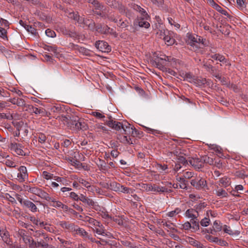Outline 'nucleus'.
Listing matches in <instances>:
<instances>
[{"label":"nucleus","instance_id":"45","mask_svg":"<svg viewBox=\"0 0 248 248\" xmlns=\"http://www.w3.org/2000/svg\"><path fill=\"white\" fill-rule=\"evenodd\" d=\"M120 25L119 27L122 28H127L129 25V22L127 20H125L124 21H122V19L119 20Z\"/></svg>","mask_w":248,"mask_h":248},{"label":"nucleus","instance_id":"49","mask_svg":"<svg viewBox=\"0 0 248 248\" xmlns=\"http://www.w3.org/2000/svg\"><path fill=\"white\" fill-rule=\"evenodd\" d=\"M45 32L46 34L48 37L53 38L56 36V33L55 31L49 29L46 30Z\"/></svg>","mask_w":248,"mask_h":248},{"label":"nucleus","instance_id":"17","mask_svg":"<svg viewBox=\"0 0 248 248\" xmlns=\"http://www.w3.org/2000/svg\"><path fill=\"white\" fill-rule=\"evenodd\" d=\"M69 17L77 21L78 24H81L83 16H80L78 13L71 12L69 14Z\"/></svg>","mask_w":248,"mask_h":248},{"label":"nucleus","instance_id":"20","mask_svg":"<svg viewBox=\"0 0 248 248\" xmlns=\"http://www.w3.org/2000/svg\"><path fill=\"white\" fill-rule=\"evenodd\" d=\"M79 200L90 206H93L95 204L94 202L92 199L86 197L82 194L80 195Z\"/></svg>","mask_w":248,"mask_h":248},{"label":"nucleus","instance_id":"59","mask_svg":"<svg viewBox=\"0 0 248 248\" xmlns=\"http://www.w3.org/2000/svg\"><path fill=\"white\" fill-rule=\"evenodd\" d=\"M70 197L75 200V201H78L79 200L80 196H78L76 193L72 192L70 193L69 195Z\"/></svg>","mask_w":248,"mask_h":248},{"label":"nucleus","instance_id":"42","mask_svg":"<svg viewBox=\"0 0 248 248\" xmlns=\"http://www.w3.org/2000/svg\"><path fill=\"white\" fill-rule=\"evenodd\" d=\"M219 81L221 82L222 84L226 85L228 87H233V88H234V87H235V85H233V84H231L230 82L228 83L227 78H225V77H222Z\"/></svg>","mask_w":248,"mask_h":248},{"label":"nucleus","instance_id":"62","mask_svg":"<svg viewBox=\"0 0 248 248\" xmlns=\"http://www.w3.org/2000/svg\"><path fill=\"white\" fill-rule=\"evenodd\" d=\"M43 174L44 176V178L48 180V179H50L52 178V174L46 171H44L43 172Z\"/></svg>","mask_w":248,"mask_h":248},{"label":"nucleus","instance_id":"54","mask_svg":"<svg viewBox=\"0 0 248 248\" xmlns=\"http://www.w3.org/2000/svg\"><path fill=\"white\" fill-rule=\"evenodd\" d=\"M7 31L5 29L0 27V37L3 39H6L7 40V37L6 35Z\"/></svg>","mask_w":248,"mask_h":248},{"label":"nucleus","instance_id":"36","mask_svg":"<svg viewBox=\"0 0 248 248\" xmlns=\"http://www.w3.org/2000/svg\"><path fill=\"white\" fill-rule=\"evenodd\" d=\"M121 185L116 182H112L110 184L111 189L115 191H120Z\"/></svg>","mask_w":248,"mask_h":248},{"label":"nucleus","instance_id":"24","mask_svg":"<svg viewBox=\"0 0 248 248\" xmlns=\"http://www.w3.org/2000/svg\"><path fill=\"white\" fill-rule=\"evenodd\" d=\"M216 194L220 198H225L228 196V194L225 190L218 187L216 190Z\"/></svg>","mask_w":248,"mask_h":248},{"label":"nucleus","instance_id":"28","mask_svg":"<svg viewBox=\"0 0 248 248\" xmlns=\"http://www.w3.org/2000/svg\"><path fill=\"white\" fill-rule=\"evenodd\" d=\"M202 163H207L210 165H214V162L215 159H213L207 155L202 156L201 158Z\"/></svg>","mask_w":248,"mask_h":248},{"label":"nucleus","instance_id":"10","mask_svg":"<svg viewBox=\"0 0 248 248\" xmlns=\"http://www.w3.org/2000/svg\"><path fill=\"white\" fill-rule=\"evenodd\" d=\"M131 7L134 10L139 12L140 14L141 17H144V18H149V16L146 11L140 5L134 3L132 4Z\"/></svg>","mask_w":248,"mask_h":248},{"label":"nucleus","instance_id":"23","mask_svg":"<svg viewBox=\"0 0 248 248\" xmlns=\"http://www.w3.org/2000/svg\"><path fill=\"white\" fill-rule=\"evenodd\" d=\"M164 40L168 46H170L174 43L175 39L172 37L171 33L169 31V33L165 36Z\"/></svg>","mask_w":248,"mask_h":248},{"label":"nucleus","instance_id":"38","mask_svg":"<svg viewBox=\"0 0 248 248\" xmlns=\"http://www.w3.org/2000/svg\"><path fill=\"white\" fill-rule=\"evenodd\" d=\"M177 180L179 181L180 183H182V185H180V188L184 189H187V182L186 181L184 178L180 177L178 179H177Z\"/></svg>","mask_w":248,"mask_h":248},{"label":"nucleus","instance_id":"5","mask_svg":"<svg viewBox=\"0 0 248 248\" xmlns=\"http://www.w3.org/2000/svg\"><path fill=\"white\" fill-rule=\"evenodd\" d=\"M18 170L19 171V173H18L17 176L18 180L20 183L24 182L28 178V174L26 167L24 166H21L18 169Z\"/></svg>","mask_w":248,"mask_h":248},{"label":"nucleus","instance_id":"44","mask_svg":"<svg viewBox=\"0 0 248 248\" xmlns=\"http://www.w3.org/2000/svg\"><path fill=\"white\" fill-rule=\"evenodd\" d=\"M222 226L218 223L217 221H215L213 223V228L214 229V231L215 232H220L222 230Z\"/></svg>","mask_w":248,"mask_h":248},{"label":"nucleus","instance_id":"55","mask_svg":"<svg viewBox=\"0 0 248 248\" xmlns=\"http://www.w3.org/2000/svg\"><path fill=\"white\" fill-rule=\"evenodd\" d=\"M78 182L79 183L81 184L83 186L87 188L90 187L91 186L90 184L83 179H79Z\"/></svg>","mask_w":248,"mask_h":248},{"label":"nucleus","instance_id":"12","mask_svg":"<svg viewBox=\"0 0 248 248\" xmlns=\"http://www.w3.org/2000/svg\"><path fill=\"white\" fill-rule=\"evenodd\" d=\"M169 61V59L168 57L164 56V58H157L155 59L154 62H155L156 67L159 69H161L164 68L163 65L165 64V62Z\"/></svg>","mask_w":248,"mask_h":248},{"label":"nucleus","instance_id":"58","mask_svg":"<svg viewBox=\"0 0 248 248\" xmlns=\"http://www.w3.org/2000/svg\"><path fill=\"white\" fill-rule=\"evenodd\" d=\"M186 241L187 242L189 243V244H190L191 245L194 246H195V245L198 244V241L194 239L193 238H192L191 237H189L186 239Z\"/></svg>","mask_w":248,"mask_h":248},{"label":"nucleus","instance_id":"61","mask_svg":"<svg viewBox=\"0 0 248 248\" xmlns=\"http://www.w3.org/2000/svg\"><path fill=\"white\" fill-rule=\"evenodd\" d=\"M168 21H169V23L170 25H174V26L175 27H176V28H180V25L178 23H176L175 22V21L172 19V18L170 17V18H168Z\"/></svg>","mask_w":248,"mask_h":248},{"label":"nucleus","instance_id":"8","mask_svg":"<svg viewBox=\"0 0 248 248\" xmlns=\"http://www.w3.org/2000/svg\"><path fill=\"white\" fill-rule=\"evenodd\" d=\"M188 162L196 170H199L203 167V163L201 159L192 158L188 160Z\"/></svg>","mask_w":248,"mask_h":248},{"label":"nucleus","instance_id":"56","mask_svg":"<svg viewBox=\"0 0 248 248\" xmlns=\"http://www.w3.org/2000/svg\"><path fill=\"white\" fill-rule=\"evenodd\" d=\"M10 91L12 93H16L18 96H22L23 95L22 92L16 88L13 87L10 90Z\"/></svg>","mask_w":248,"mask_h":248},{"label":"nucleus","instance_id":"47","mask_svg":"<svg viewBox=\"0 0 248 248\" xmlns=\"http://www.w3.org/2000/svg\"><path fill=\"white\" fill-rule=\"evenodd\" d=\"M200 223L202 226H208L210 223V219L209 218L205 217L201 220Z\"/></svg>","mask_w":248,"mask_h":248},{"label":"nucleus","instance_id":"43","mask_svg":"<svg viewBox=\"0 0 248 248\" xmlns=\"http://www.w3.org/2000/svg\"><path fill=\"white\" fill-rule=\"evenodd\" d=\"M0 236L2 240L7 244H9L10 242V239L8 238L9 236V233H0Z\"/></svg>","mask_w":248,"mask_h":248},{"label":"nucleus","instance_id":"22","mask_svg":"<svg viewBox=\"0 0 248 248\" xmlns=\"http://www.w3.org/2000/svg\"><path fill=\"white\" fill-rule=\"evenodd\" d=\"M148 19V18H144V17H141L139 19H138L139 26L140 27H144L146 29L148 28L150 25V23L146 20Z\"/></svg>","mask_w":248,"mask_h":248},{"label":"nucleus","instance_id":"29","mask_svg":"<svg viewBox=\"0 0 248 248\" xmlns=\"http://www.w3.org/2000/svg\"><path fill=\"white\" fill-rule=\"evenodd\" d=\"M97 165L100 170L103 172L108 170L109 168L107 163L103 160H100Z\"/></svg>","mask_w":248,"mask_h":248},{"label":"nucleus","instance_id":"63","mask_svg":"<svg viewBox=\"0 0 248 248\" xmlns=\"http://www.w3.org/2000/svg\"><path fill=\"white\" fill-rule=\"evenodd\" d=\"M15 197L16 198V199L20 203V204L23 205L24 203V201L25 200H24L22 198L20 194H17V193H15Z\"/></svg>","mask_w":248,"mask_h":248},{"label":"nucleus","instance_id":"40","mask_svg":"<svg viewBox=\"0 0 248 248\" xmlns=\"http://www.w3.org/2000/svg\"><path fill=\"white\" fill-rule=\"evenodd\" d=\"M5 164L10 168H15L17 166V163L11 159H7L5 161Z\"/></svg>","mask_w":248,"mask_h":248},{"label":"nucleus","instance_id":"60","mask_svg":"<svg viewBox=\"0 0 248 248\" xmlns=\"http://www.w3.org/2000/svg\"><path fill=\"white\" fill-rule=\"evenodd\" d=\"M22 237L25 242L26 243H28L29 245H30L33 241L31 237H28L26 235H24Z\"/></svg>","mask_w":248,"mask_h":248},{"label":"nucleus","instance_id":"9","mask_svg":"<svg viewBox=\"0 0 248 248\" xmlns=\"http://www.w3.org/2000/svg\"><path fill=\"white\" fill-rule=\"evenodd\" d=\"M29 110L36 114H41L42 116H45L46 112L44 108H38L32 105H28L27 107Z\"/></svg>","mask_w":248,"mask_h":248},{"label":"nucleus","instance_id":"14","mask_svg":"<svg viewBox=\"0 0 248 248\" xmlns=\"http://www.w3.org/2000/svg\"><path fill=\"white\" fill-rule=\"evenodd\" d=\"M96 31L101 34H108V30L109 27L107 25H102L101 24H97L95 27Z\"/></svg>","mask_w":248,"mask_h":248},{"label":"nucleus","instance_id":"13","mask_svg":"<svg viewBox=\"0 0 248 248\" xmlns=\"http://www.w3.org/2000/svg\"><path fill=\"white\" fill-rule=\"evenodd\" d=\"M25 207L28 208L32 212H36L37 211V207L32 202L28 200H25L23 204Z\"/></svg>","mask_w":248,"mask_h":248},{"label":"nucleus","instance_id":"46","mask_svg":"<svg viewBox=\"0 0 248 248\" xmlns=\"http://www.w3.org/2000/svg\"><path fill=\"white\" fill-rule=\"evenodd\" d=\"M171 154H173L175 156L177 157V158L180 157V156L185 155L182 152V150L180 149H176L170 153Z\"/></svg>","mask_w":248,"mask_h":248},{"label":"nucleus","instance_id":"30","mask_svg":"<svg viewBox=\"0 0 248 248\" xmlns=\"http://www.w3.org/2000/svg\"><path fill=\"white\" fill-rule=\"evenodd\" d=\"M114 2L115 4H116L115 7H113V8L117 9L119 12L122 14H124L125 13V7L121 3H118L116 1L114 0Z\"/></svg>","mask_w":248,"mask_h":248},{"label":"nucleus","instance_id":"33","mask_svg":"<svg viewBox=\"0 0 248 248\" xmlns=\"http://www.w3.org/2000/svg\"><path fill=\"white\" fill-rule=\"evenodd\" d=\"M177 162L180 164H182L185 166H186L188 165V160H186L183 155L177 158Z\"/></svg>","mask_w":248,"mask_h":248},{"label":"nucleus","instance_id":"53","mask_svg":"<svg viewBox=\"0 0 248 248\" xmlns=\"http://www.w3.org/2000/svg\"><path fill=\"white\" fill-rule=\"evenodd\" d=\"M0 118L6 119L8 120L13 119V116L10 114H6L4 113H0Z\"/></svg>","mask_w":248,"mask_h":248},{"label":"nucleus","instance_id":"19","mask_svg":"<svg viewBox=\"0 0 248 248\" xmlns=\"http://www.w3.org/2000/svg\"><path fill=\"white\" fill-rule=\"evenodd\" d=\"M61 226L63 228L67 229V231L73 232L77 231L78 229H76L73 224L69 223L66 222H62L61 223Z\"/></svg>","mask_w":248,"mask_h":248},{"label":"nucleus","instance_id":"4","mask_svg":"<svg viewBox=\"0 0 248 248\" xmlns=\"http://www.w3.org/2000/svg\"><path fill=\"white\" fill-rule=\"evenodd\" d=\"M95 46L99 51L102 52H108L111 51V47L108 43L104 41H97L95 43Z\"/></svg>","mask_w":248,"mask_h":248},{"label":"nucleus","instance_id":"15","mask_svg":"<svg viewBox=\"0 0 248 248\" xmlns=\"http://www.w3.org/2000/svg\"><path fill=\"white\" fill-rule=\"evenodd\" d=\"M185 215L188 218H191V219H196V218H197L199 216V213L195 210L191 208L186 211Z\"/></svg>","mask_w":248,"mask_h":248},{"label":"nucleus","instance_id":"25","mask_svg":"<svg viewBox=\"0 0 248 248\" xmlns=\"http://www.w3.org/2000/svg\"><path fill=\"white\" fill-rule=\"evenodd\" d=\"M192 82L198 86H202L205 84L207 81L205 78H198L193 79Z\"/></svg>","mask_w":248,"mask_h":248},{"label":"nucleus","instance_id":"64","mask_svg":"<svg viewBox=\"0 0 248 248\" xmlns=\"http://www.w3.org/2000/svg\"><path fill=\"white\" fill-rule=\"evenodd\" d=\"M106 18H108V19H109L110 21H112L115 23H117L118 22L117 19L115 18L114 16L113 15H107Z\"/></svg>","mask_w":248,"mask_h":248},{"label":"nucleus","instance_id":"50","mask_svg":"<svg viewBox=\"0 0 248 248\" xmlns=\"http://www.w3.org/2000/svg\"><path fill=\"white\" fill-rule=\"evenodd\" d=\"M236 3L238 8L242 9L246 7V4L244 0H236Z\"/></svg>","mask_w":248,"mask_h":248},{"label":"nucleus","instance_id":"41","mask_svg":"<svg viewBox=\"0 0 248 248\" xmlns=\"http://www.w3.org/2000/svg\"><path fill=\"white\" fill-rule=\"evenodd\" d=\"M120 192H122L124 193L130 194L133 193V190L130 188L121 185Z\"/></svg>","mask_w":248,"mask_h":248},{"label":"nucleus","instance_id":"48","mask_svg":"<svg viewBox=\"0 0 248 248\" xmlns=\"http://www.w3.org/2000/svg\"><path fill=\"white\" fill-rule=\"evenodd\" d=\"M205 237L206 239L208 240H209L210 242H215L216 243L217 241V237H214L209 234H206Z\"/></svg>","mask_w":248,"mask_h":248},{"label":"nucleus","instance_id":"37","mask_svg":"<svg viewBox=\"0 0 248 248\" xmlns=\"http://www.w3.org/2000/svg\"><path fill=\"white\" fill-rule=\"evenodd\" d=\"M167 33H169V31L167 30H159L157 32V34H158L159 37L163 40H164L165 36L167 35Z\"/></svg>","mask_w":248,"mask_h":248},{"label":"nucleus","instance_id":"26","mask_svg":"<svg viewBox=\"0 0 248 248\" xmlns=\"http://www.w3.org/2000/svg\"><path fill=\"white\" fill-rule=\"evenodd\" d=\"M230 183V179L226 177H222L219 180V185L225 187L229 186Z\"/></svg>","mask_w":248,"mask_h":248},{"label":"nucleus","instance_id":"27","mask_svg":"<svg viewBox=\"0 0 248 248\" xmlns=\"http://www.w3.org/2000/svg\"><path fill=\"white\" fill-rule=\"evenodd\" d=\"M212 6L214 9H215L217 11L222 15L229 16V14L227 13V12L225 10H224L219 5L215 3L214 1H213Z\"/></svg>","mask_w":248,"mask_h":248},{"label":"nucleus","instance_id":"51","mask_svg":"<svg viewBox=\"0 0 248 248\" xmlns=\"http://www.w3.org/2000/svg\"><path fill=\"white\" fill-rule=\"evenodd\" d=\"M46 140V136L43 133H39L38 136V141L41 143H44Z\"/></svg>","mask_w":248,"mask_h":248},{"label":"nucleus","instance_id":"35","mask_svg":"<svg viewBox=\"0 0 248 248\" xmlns=\"http://www.w3.org/2000/svg\"><path fill=\"white\" fill-rule=\"evenodd\" d=\"M190 221L193 225V228L194 230H197L199 229V220L198 219V217L196 219H191Z\"/></svg>","mask_w":248,"mask_h":248},{"label":"nucleus","instance_id":"7","mask_svg":"<svg viewBox=\"0 0 248 248\" xmlns=\"http://www.w3.org/2000/svg\"><path fill=\"white\" fill-rule=\"evenodd\" d=\"M23 146L21 144L11 143L10 148L12 151H14L16 154L20 155H25V153L22 150Z\"/></svg>","mask_w":248,"mask_h":248},{"label":"nucleus","instance_id":"1","mask_svg":"<svg viewBox=\"0 0 248 248\" xmlns=\"http://www.w3.org/2000/svg\"><path fill=\"white\" fill-rule=\"evenodd\" d=\"M63 124L71 130L78 131L80 130H85L88 128L84 119L75 115L61 116L60 118Z\"/></svg>","mask_w":248,"mask_h":248},{"label":"nucleus","instance_id":"2","mask_svg":"<svg viewBox=\"0 0 248 248\" xmlns=\"http://www.w3.org/2000/svg\"><path fill=\"white\" fill-rule=\"evenodd\" d=\"M105 123L109 127L117 131H120L124 135H133L134 131L136 133L137 132L135 128L131 126V125L126 122L123 123L110 119L109 120L106 121Z\"/></svg>","mask_w":248,"mask_h":248},{"label":"nucleus","instance_id":"32","mask_svg":"<svg viewBox=\"0 0 248 248\" xmlns=\"http://www.w3.org/2000/svg\"><path fill=\"white\" fill-rule=\"evenodd\" d=\"M211 57L212 59L215 60L219 61L220 62H226V60L225 59L224 56L219 54L212 55H211Z\"/></svg>","mask_w":248,"mask_h":248},{"label":"nucleus","instance_id":"3","mask_svg":"<svg viewBox=\"0 0 248 248\" xmlns=\"http://www.w3.org/2000/svg\"><path fill=\"white\" fill-rule=\"evenodd\" d=\"M191 185L197 189H201L206 186V181L200 177L192 179L191 181Z\"/></svg>","mask_w":248,"mask_h":248},{"label":"nucleus","instance_id":"6","mask_svg":"<svg viewBox=\"0 0 248 248\" xmlns=\"http://www.w3.org/2000/svg\"><path fill=\"white\" fill-rule=\"evenodd\" d=\"M8 101L11 102L13 105H16L18 107H27V105H26L25 101L18 97H14L13 98H9Z\"/></svg>","mask_w":248,"mask_h":248},{"label":"nucleus","instance_id":"21","mask_svg":"<svg viewBox=\"0 0 248 248\" xmlns=\"http://www.w3.org/2000/svg\"><path fill=\"white\" fill-rule=\"evenodd\" d=\"M137 186L140 190L146 192H150L152 190V188H153L152 185L147 184L141 183L138 184Z\"/></svg>","mask_w":248,"mask_h":248},{"label":"nucleus","instance_id":"11","mask_svg":"<svg viewBox=\"0 0 248 248\" xmlns=\"http://www.w3.org/2000/svg\"><path fill=\"white\" fill-rule=\"evenodd\" d=\"M199 38V36L193 34H188V40H187V43L188 44H189L192 46H194L196 48L200 47V46H198L197 44L198 39Z\"/></svg>","mask_w":248,"mask_h":248},{"label":"nucleus","instance_id":"18","mask_svg":"<svg viewBox=\"0 0 248 248\" xmlns=\"http://www.w3.org/2000/svg\"><path fill=\"white\" fill-rule=\"evenodd\" d=\"M86 1L89 3L92 4L96 10H101L104 8V6L97 0H86Z\"/></svg>","mask_w":248,"mask_h":248},{"label":"nucleus","instance_id":"31","mask_svg":"<svg viewBox=\"0 0 248 248\" xmlns=\"http://www.w3.org/2000/svg\"><path fill=\"white\" fill-rule=\"evenodd\" d=\"M143 126L144 128V131L148 133L152 134L155 136L157 134H161V132L159 130L152 129L144 126Z\"/></svg>","mask_w":248,"mask_h":248},{"label":"nucleus","instance_id":"57","mask_svg":"<svg viewBox=\"0 0 248 248\" xmlns=\"http://www.w3.org/2000/svg\"><path fill=\"white\" fill-rule=\"evenodd\" d=\"M157 168L160 171V172H163L165 171L168 169V166L165 164H157Z\"/></svg>","mask_w":248,"mask_h":248},{"label":"nucleus","instance_id":"39","mask_svg":"<svg viewBox=\"0 0 248 248\" xmlns=\"http://www.w3.org/2000/svg\"><path fill=\"white\" fill-rule=\"evenodd\" d=\"M37 247H41L43 248H54L52 246L49 245L44 241H40L37 242Z\"/></svg>","mask_w":248,"mask_h":248},{"label":"nucleus","instance_id":"16","mask_svg":"<svg viewBox=\"0 0 248 248\" xmlns=\"http://www.w3.org/2000/svg\"><path fill=\"white\" fill-rule=\"evenodd\" d=\"M38 196L47 201L51 202H55V199L53 198L50 197L48 193L42 190V189L40 190Z\"/></svg>","mask_w":248,"mask_h":248},{"label":"nucleus","instance_id":"52","mask_svg":"<svg viewBox=\"0 0 248 248\" xmlns=\"http://www.w3.org/2000/svg\"><path fill=\"white\" fill-rule=\"evenodd\" d=\"M25 29L29 32L31 33L32 34L35 35L36 33V30L31 26H26L25 27Z\"/></svg>","mask_w":248,"mask_h":248},{"label":"nucleus","instance_id":"34","mask_svg":"<svg viewBox=\"0 0 248 248\" xmlns=\"http://www.w3.org/2000/svg\"><path fill=\"white\" fill-rule=\"evenodd\" d=\"M235 176L239 178L245 179L248 175L246 174L244 170H238L235 173Z\"/></svg>","mask_w":248,"mask_h":248}]
</instances>
